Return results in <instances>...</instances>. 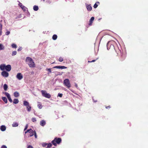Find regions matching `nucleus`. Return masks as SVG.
Wrapping results in <instances>:
<instances>
[{
  "label": "nucleus",
  "instance_id": "obj_24",
  "mask_svg": "<svg viewBox=\"0 0 148 148\" xmlns=\"http://www.w3.org/2000/svg\"><path fill=\"white\" fill-rule=\"evenodd\" d=\"M33 9L35 11H37L38 10V6L34 5L33 7Z\"/></svg>",
  "mask_w": 148,
  "mask_h": 148
},
{
  "label": "nucleus",
  "instance_id": "obj_12",
  "mask_svg": "<svg viewBox=\"0 0 148 148\" xmlns=\"http://www.w3.org/2000/svg\"><path fill=\"white\" fill-rule=\"evenodd\" d=\"M11 69V67L10 65L5 66V69L8 71H10Z\"/></svg>",
  "mask_w": 148,
  "mask_h": 148
},
{
  "label": "nucleus",
  "instance_id": "obj_25",
  "mask_svg": "<svg viewBox=\"0 0 148 148\" xmlns=\"http://www.w3.org/2000/svg\"><path fill=\"white\" fill-rule=\"evenodd\" d=\"M19 101L18 99H15L14 100L13 103L14 104H17L18 103Z\"/></svg>",
  "mask_w": 148,
  "mask_h": 148
},
{
  "label": "nucleus",
  "instance_id": "obj_7",
  "mask_svg": "<svg viewBox=\"0 0 148 148\" xmlns=\"http://www.w3.org/2000/svg\"><path fill=\"white\" fill-rule=\"evenodd\" d=\"M17 78L19 80H21L23 78V76L21 73H18L16 76Z\"/></svg>",
  "mask_w": 148,
  "mask_h": 148
},
{
  "label": "nucleus",
  "instance_id": "obj_35",
  "mask_svg": "<svg viewBox=\"0 0 148 148\" xmlns=\"http://www.w3.org/2000/svg\"><path fill=\"white\" fill-rule=\"evenodd\" d=\"M47 143H43L42 144V146L44 147L47 146Z\"/></svg>",
  "mask_w": 148,
  "mask_h": 148
},
{
  "label": "nucleus",
  "instance_id": "obj_13",
  "mask_svg": "<svg viewBox=\"0 0 148 148\" xmlns=\"http://www.w3.org/2000/svg\"><path fill=\"white\" fill-rule=\"evenodd\" d=\"M46 124V121L45 120H42L40 122V125L42 126H44Z\"/></svg>",
  "mask_w": 148,
  "mask_h": 148
},
{
  "label": "nucleus",
  "instance_id": "obj_10",
  "mask_svg": "<svg viewBox=\"0 0 148 148\" xmlns=\"http://www.w3.org/2000/svg\"><path fill=\"white\" fill-rule=\"evenodd\" d=\"M53 68H56V69H66L67 67L64 66H54L53 67Z\"/></svg>",
  "mask_w": 148,
  "mask_h": 148
},
{
  "label": "nucleus",
  "instance_id": "obj_27",
  "mask_svg": "<svg viewBox=\"0 0 148 148\" xmlns=\"http://www.w3.org/2000/svg\"><path fill=\"white\" fill-rule=\"evenodd\" d=\"M52 145L51 143H47V147H46L47 148H50L51 147H52Z\"/></svg>",
  "mask_w": 148,
  "mask_h": 148
},
{
  "label": "nucleus",
  "instance_id": "obj_38",
  "mask_svg": "<svg viewBox=\"0 0 148 148\" xmlns=\"http://www.w3.org/2000/svg\"><path fill=\"white\" fill-rule=\"evenodd\" d=\"M0 30H2V25L1 23H0Z\"/></svg>",
  "mask_w": 148,
  "mask_h": 148
},
{
  "label": "nucleus",
  "instance_id": "obj_20",
  "mask_svg": "<svg viewBox=\"0 0 148 148\" xmlns=\"http://www.w3.org/2000/svg\"><path fill=\"white\" fill-rule=\"evenodd\" d=\"M100 3L99 2H96L95 4L94 5L93 7L95 8H96L98 6V5H99Z\"/></svg>",
  "mask_w": 148,
  "mask_h": 148
},
{
  "label": "nucleus",
  "instance_id": "obj_31",
  "mask_svg": "<svg viewBox=\"0 0 148 148\" xmlns=\"http://www.w3.org/2000/svg\"><path fill=\"white\" fill-rule=\"evenodd\" d=\"M17 52L16 51H13L12 53V56H14L16 54Z\"/></svg>",
  "mask_w": 148,
  "mask_h": 148
},
{
  "label": "nucleus",
  "instance_id": "obj_53",
  "mask_svg": "<svg viewBox=\"0 0 148 148\" xmlns=\"http://www.w3.org/2000/svg\"><path fill=\"white\" fill-rule=\"evenodd\" d=\"M44 1H45V0H43Z\"/></svg>",
  "mask_w": 148,
  "mask_h": 148
},
{
  "label": "nucleus",
  "instance_id": "obj_1",
  "mask_svg": "<svg viewBox=\"0 0 148 148\" xmlns=\"http://www.w3.org/2000/svg\"><path fill=\"white\" fill-rule=\"evenodd\" d=\"M107 49L110 51L113 52L115 50L118 55H121V51L114 41L109 42L107 44Z\"/></svg>",
  "mask_w": 148,
  "mask_h": 148
},
{
  "label": "nucleus",
  "instance_id": "obj_33",
  "mask_svg": "<svg viewBox=\"0 0 148 148\" xmlns=\"http://www.w3.org/2000/svg\"><path fill=\"white\" fill-rule=\"evenodd\" d=\"M63 58L61 57H60L59 58V61L60 62H62L63 61Z\"/></svg>",
  "mask_w": 148,
  "mask_h": 148
},
{
  "label": "nucleus",
  "instance_id": "obj_8",
  "mask_svg": "<svg viewBox=\"0 0 148 148\" xmlns=\"http://www.w3.org/2000/svg\"><path fill=\"white\" fill-rule=\"evenodd\" d=\"M1 75L4 77H7L9 76V73L7 72L3 71L1 73Z\"/></svg>",
  "mask_w": 148,
  "mask_h": 148
},
{
  "label": "nucleus",
  "instance_id": "obj_23",
  "mask_svg": "<svg viewBox=\"0 0 148 148\" xmlns=\"http://www.w3.org/2000/svg\"><path fill=\"white\" fill-rule=\"evenodd\" d=\"M2 100L5 102V103H7V98L5 97H3L2 98Z\"/></svg>",
  "mask_w": 148,
  "mask_h": 148
},
{
  "label": "nucleus",
  "instance_id": "obj_19",
  "mask_svg": "<svg viewBox=\"0 0 148 148\" xmlns=\"http://www.w3.org/2000/svg\"><path fill=\"white\" fill-rule=\"evenodd\" d=\"M14 95L15 97H17L19 96V94L17 92H15L14 93Z\"/></svg>",
  "mask_w": 148,
  "mask_h": 148
},
{
  "label": "nucleus",
  "instance_id": "obj_3",
  "mask_svg": "<svg viewBox=\"0 0 148 148\" xmlns=\"http://www.w3.org/2000/svg\"><path fill=\"white\" fill-rule=\"evenodd\" d=\"M62 141V139L60 138H55L52 141V143L55 146L57 145V144H59Z\"/></svg>",
  "mask_w": 148,
  "mask_h": 148
},
{
  "label": "nucleus",
  "instance_id": "obj_42",
  "mask_svg": "<svg viewBox=\"0 0 148 148\" xmlns=\"http://www.w3.org/2000/svg\"><path fill=\"white\" fill-rule=\"evenodd\" d=\"M1 148H7V147L6 146L3 145L1 146Z\"/></svg>",
  "mask_w": 148,
  "mask_h": 148
},
{
  "label": "nucleus",
  "instance_id": "obj_40",
  "mask_svg": "<svg viewBox=\"0 0 148 148\" xmlns=\"http://www.w3.org/2000/svg\"><path fill=\"white\" fill-rule=\"evenodd\" d=\"M125 57H124L123 58H121V59H120L121 61H123L125 59Z\"/></svg>",
  "mask_w": 148,
  "mask_h": 148
},
{
  "label": "nucleus",
  "instance_id": "obj_26",
  "mask_svg": "<svg viewBox=\"0 0 148 148\" xmlns=\"http://www.w3.org/2000/svg\"><path fill=\"white\" fill-rule=\"evenodd\" d=\"M57 36L56 34H54L52 36V39L53 40H55L57 39Z\"/></svg>",
  "mask_w": 148,
  "mask_h": 148
},
{
  "label": "nucleus",
  "instance_id": "obj_51",
  "mask_svg": "<svg viewBox=\"0 0 148 148\" xmlns=\"http://www.w3.org/2000/svg\"><path fill=\"white\" fill-rule=\"evenodd\" d=\"M75 86L76 87H77V84H75Z\"/></svg>",
  "mask_w": 148,
  "mask_h": 148
},
{
  "label": "nucleus",
  "instance_id": "obj_17",
  "mask_svg": "<svg viewBox=\"0 0 148 148\" xmlns=\"http://www.w3.org/2000/svg\"><path fill=\"white\" fill-rule=\"evenodd\" d=\"M5 64H1L0 66V69L1 70H3L5 69Z\"/></svg>",
  "mask_w": 148,
  "mask_h": 148
},
{
  "label": "nucleus",
  "instance_id": "obj_32",
  "mask_svg": "<svg viewBox=\"0 0 148 148\" xmlns=\"http://www.w3.org/2000/svg\"><path fill=\"white\" fill-rule=\"evenodd\" d=\"M38 106L39 109H41L42 108V106L40 103H39L38 105Z\"/></svg>",
  "mask_w": 148,
  "mask_h": 148
},
{
  "label": "nucleus",
  "instance_id": "obj_2",
  "mask_svg": "<svg viewBox=\"0 0 148 148\" xmlns=\"http://www.w3.org/2000/svg\"><path fill=\"white\" fill-rule=\"evenodd\" d=\"M26 62L28 64L29 67L34 68L35 67V64L32 59L29 57H27L25 60Z\"/></svg>",
  "mask_w": 148,
  "mask_h": 148
},
{
  "label": "nucleus",
  "instance_id": "obj_43",
  "mask_svg": "<svg viewBox=\"0 0 148 148\" xmlns=\"http://www.w3.org/2000/svg\"><path fill=\"white\" fill-rule=\"evenodd\" d=\"M28 126V125H27H27H26V126H25V128L24 129V131H25V130H26Z\"/></svg>",
  "mask_w": 148,
  "mask_h": 148
},
{
  "label": "nucleus",
  "instance_id": "obj_15",
  "mask_svg": "<svg viewBox=\"0 0 148 148\" xmlns=\"http://www.w3.org/2000/svg\"><path fill=\"white\" fill-rule=\"evenodd\" d=\"M29 133H30V137L34 135V132L32 129H29Z\"/></svg>",
  "mask_w": 148,
  "mask_h": 148
},
{
  "label": "nucleus",
  "instance_id": "obj_16",
  "mask_svg": "<svg viewBox=\"0 0 148 148\" xmlns=\"http://www.w3.org/2000/svg\"><path fill=\"white\" fill-rule=\"evenodd\" d=\"M86 7L88 11H90L92 9V7L90 5H86Z\"/></svg>",
  "mask_w": 148,
  "mask_h": 148
},
{
  "label": "nucleus",
  "instance_id": "obj_22",
  "mask_svg": "<svg viewBox=\"0 0 148 148\" xmlns=\"http://www.w3.org/2000/svg\"><path fill=\"white\" fill-rule=\"evenodd\" d=\"M12 126L13 127H16L18 126V124L17 122H14L12 125Z\"/></svg>",
  "mask_w": 148,
  "mask_h": 148
},
{
  "label": "nucleus",
  "instance_id": "obj_46",
  "mask_svg": "<svg viewBox=\"0 0 148 148\" xmlns=\"http://www.w3.org/2000/svg\"><path fill=\"white\" fill-rule=\"evenodd\" d=\"M29 130H27L26 132H25V134H26L28 132H29Z\"/></svg>",
  "mask_w": 148,
  "mask_h": 148
},
{
  "label": "nucleus",
  "instance_id": "obj_52",
  "mask_svg": "<svg viewBox=\"0 0 148 148\" xmlns=\"http://www.w3.org/2000/svg\"><path fill=\"white\" fill-rule=\"evenodd\" d=\"M55 63V62H53V63H52V64H54V63Z\"/></svg>",
  "mask_w": 148,
  "mask_h": 148
},
{
  "label": "nucleus",
  "instance_id": "obj_47",
  "mask_svg": "<svg viewBox=\"0 0 148 148\" xmlns=\"http://www.w3.org/2000/svg\"><path fill=\"white\" fill-rule=\"evenodd\" d=\"M47 70L49 71V72L50 73H51V69H48Z\"/></svg>",
  "mask_w": 148,
  "mask_h": 148
},
{
  "label": "nucleus",
  "instance_id": "obj_9",
  "mask_svg": "<svg viewBox=\"0 0 148 148\" xmlns=\"http://www.w3.org/2000/svg\"><path fill=\"white\" fill-rule=\"evenodd\" d=\"M5 94L7 97L8 100L10 102H12V100L11 98L10 95L7 92H5Z\"/></svg>",
  "mask_w": 148,
  "mask_h": 148
},
{
  "label": "nucleus",
  "instance_id": "obj_21",
  "mask_svg": "<svg viewBox=\"0 0 148 148\" xmlns=\"http://www.w3.org/2000/svg\"><path fill=\"white\" fill-rule=\"evenodd\" d=\"M8 88V86L7 84H5L3 86V89L5 91H6Z\"/></svg>",
  "mask_w": 148,
  "mask_h": 148
},
{
  "label": "nucleus",
  "instance_id": "obj_11",
  "mask_svg": "<svg viewBox=\"0 0 148 148\" xmlns=\"http://www.w3.org/2000/svg\"><path fill=\"white\" fill-rule=\"evenodd\" d=\"M18 5L24 11H26V8L25 6L23 5L22 3H19Z\"/></svg>",
  "mask_w": 148,
  "mask_h": 148
},
{
  "label": "nucleus",
  "instance_id": "obj_50",
  "mask_svg": "<svg viewBox=\"0 0 148 148\" xmlns=\"http://www.w3.org/2000/svg\"><path fill=\"white\" fill-rule=\"evenodd\" d=\"M62 73H63V72H62V73H60V74H59V75H61L62 74Z\"/></svg>",
  "mask_w": 148,
  "mask_h": 148
},
{
  "label": "nucleus",
  "instance_id": "obj_6",
  "mask_svg": "<svg viewBox=\"0 0 148 148\" xmlns=\"http://www.w3.org/2000/svg\"><path fill=\"white\" fill-rule=\"evenodd\" d=\"M64 85L68 88H70L71 86L69 80L68 79H66L64 80Z\"/></svg>",
  "mask_w": 148,
  "mask_h": 148
},
{
  "label": "nucleus",
  "instance_id": "obj_5",
  "mask_svg": "<svg viewBox=\"0 0 148 148\" xmlns=\"http://www.w3.org/2000/svg\"><path fill=\"white\" fill-rule=\"evenodd\" d=\"M41 92L43 96L47 98H50L51 97L49 93H47L45 90H42Z\"/></svg>",
  "mask_w": 148,
  "mask_h": 148
},
{
  "label": "nucleus",
  "instance_id": "obj_36",
  "mask_svg": "<svg viewBox=\"0 0 148 148\" xmlns=\"http://www.w3.org/2000/svg\"><path fill=\"white\" fill-rule=\"evenodd\" d=\"M62 95H63L62 94L59 93L58 95V96L59 97H62Z\"/></svg>",
  "mask_w": 148,
  "mask_h": 148
},
{
  "label": "nucleus",
  "instance_id": "obj_45",
  "mask_svg": "<svg viewBox=\"0 0 148 148\" xmlns=\"http://www.w3.org/2000/svg\"><path fill=\"white\" fill-rule=\"evenodd\" d=\"M34 136L35 138H37V136L36 135V132L35 131L34 132Z\"/></svg>",
  "mask_w": 148,
  "mask_h": 148
},
{
  "label": "nucleus",
  "instance_id": "obj_30",
  "mask_svg": "<svg viewBox=\"0 0 148 148\" xmlns=\"http://www.w3.org/2000/svg\"><path fill=\"white\" fill-rule=\"evenodd\" d=\"M32 121L33 122H35L36 121V118H32Z\"/></svg>",
  "mask_w": 148,
  "mask_h": 148
},
{
  "label": "nucleus",
  "instance_id": "obj_48",
  "mask_svg": "<svg viewBox=\"0 0 148 148\" xmlns=\"http://www.w3.org/2000/svg\"><path fill=\"white\" fill-rule=\"evenodd\" d=\"M106 109H108V108H111V107H110V106H106Z\"/></svg>",
  "mask_w": 148,
  "mask_h": 148
},
{
  "label": "nucleus",
  "instance_id": "obj_37",
  "mask_svg": "<svg viewBox=\"0 0 148 148\" xmlns=\"http://www.w3.org/2000/svg\"><path fill=\"white\" fill-rule=\"evenodd\" d=\"M10 32L9 31H7L5 33V34L6 35H8L10 34Z\"/></svg>",
  "mask_w": 148,
  "mask_h": 148
},
{
  "label": "nucleus",
  "instance_id": "obj_41",
  "mask_svg": "<svg viewBox=\"0 0 148 148\" xmlns=\"http://www.w3.org/2000/svg\"><path fill=\"white\" fill-rule=\"evenodd\" d=\"M27 148H33V147L32 146L29 145L28 146Z\"/></svg>",
  "mask_w": 148,
  "mask_h": 148
},
{
  "label": "nucleus",
  "instance_id": "obj_4",
  "mask_svg": "<svg viewBox=\"0 0 148 148\" xmlns=\"http://www.w3.org/2000/svg\"><path fill=\"white\" fill-rule=\"evenodd\" d=\"M23 104L24 106H26L27 111L30 112L31 110V107L29 105V103L26 101H23Z\"/></svg>",
  "mask_w": 148,
  "mask_h": 148
},
{
  "label": "nucleus",
  "instance_id": "obj_18",
  "mask_svg": "<svg viewBox=\"0 0 148 148\" xmlns=\"http://www.w3.org/2000/svg\"><path fill=\"white\" fill-rule=\"evenodd\" d=\"M6 127L4 125H1V126L0 130L2 131H4L6 130Z\"/></svg>",
  "mask_w": 148,
  "mask_h": 148
},
{
  "label": "nucleus",
  "instance_id": "obj_28",
  "mask_svg": "<svg viewBox=\"0 0 148 148\" xmlns=\"http://www.w3.org/2000/svg\"><path fill=\"white\" fill-rule=\"evenodd\" d=\"M11 46L12 48H16L17 47L16 45L14 43L12 44Z\"/></svg>",
  "mask_w": 148,
  "mask_h": 148
},
{
  "label": "nucleus",
  "instance_id": "obj_44",
  "mask_svg": "<svg viewBox=\"0 0 148 148\" xmlns=\"http://www.w3.org/2000/svg\"><path fill=\"white\" fill-rule=\"evenodd\" d=\"M93 101L94 102H96L97 101V100L96 99H94L93 98L92 99Z\"/></svg>",
  "mask_w": 148,
  "mask_h": 148
},
{
  "label": "nucleus",
  "instance_id": "obj_29",
  "mask_svg": "<svg viewBox=\"0 0 148 148\" xmlns=\"http://www.w3.org/2000/svg\"><path fill=\"white\" fill-rule=\"evenodd\" d=\"M4 49V47L1 44H0V50H3Z\"/></svg>",
  "mask_w": 148,
  "mask_h": 148
},
{
  "label": "nucleus",
  "instance_id": "obj_34",
  "mask_svg": "<svg viewBox=\"0 0 148 148\" xmlns=\"http://www.w3.org/2000/svg\"><path fill=\"white\" fill-rule=\"evenodd\" d=\"M98 58H97L96 59V60H92V61H88V62H95L96 60H97Z\"/></svg>",
  "mask_w": 148,
  "mask_h": 148
},
{
  "label": "nucleus",
  "instance_id": "obj_54",
  "mask_svg": "<svg viewBox=\"0 0 148 148\" xmlns=\"http://www.w3.org/2000/svg\"><path fill=\"white\" fill-rule=\"evenodd\" d=\"M122 57H123V56H122V58H122Z\"/></svg>",
  "mask_w": 148,
  "mask_h": 148
},
{
  "label": "nucleus",
  "instance_id": "obj_14",
  "mask_svg": "<svg viewBox=\"0 0 148 148\" xmlns=\"http://www.w3.org/2000/svg\"><path fill=\"white\" fill-rule=\"evenodd\" d=\"M94 17H92L89 21V23L88 24L90 26L92 25L93 21L94 20Z\"/></svg>",
  "mask_w": 148,
  "mask_h": 148
},
{
  "label": "nucleus",
  "instance_id": "obj_49",
  "mask_svg": "<svg viewBox=\"0 0 148 148\" xmlns=\"http://www.w3.org/2000/svg\"><path fill=\"white\" fill-rule=\"evenodd\" d=\"M2 32V30H0V36L1 35Z\"/></svg>",
  "mask_w": 148,
  "mask_h": 148
},
{
  "label": "nucleus",
  "instance_id": "obj_39",
  "mask_svg": "<svg viewBox=\"0 0 148 148\" xmlns=\"http://www.w3.org/2000/svg\"><path fill=\"white\" fill-rule=\"evenodd\" d=\"M22 49V48L21 47H19L17 51H21Z\"/></svg>",
  "mask_w": 148,
  "mask_h": 148
}]
</instances>
